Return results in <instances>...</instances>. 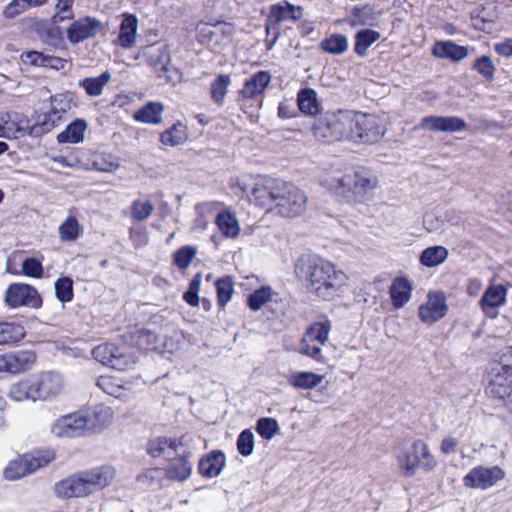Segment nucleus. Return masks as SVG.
Segmentation results:
<instances>
[{
	"mask_svg": "<svg viewBox=\"0 0 512 512\" xmlns=\"http://www.w3.org/2000/svg\"><path fill=\"white\" fill-rule=\"evenodd\" d=\"M395 457L402 474L406 477L414 476L419 468L426 472L433 471L438 464L428 444L422 439L414 440L407 448L397 447Z\"/></svg>",
	"mask_w": 512,
	"mask_h": 512,
	"instance_id": "obj_5",
	"label": "nucleus"
},
{
	"mask_svg": "<svg viewBox=\"0 0 512 512\" xmlns=\"http://www.w3.org/2000/svg\"><path fill=\"white\" fill-rule=\"evenodd\" d=\"M216 224L221 233L229 238H235L240 232V225L236 216L228 211L217 215Z\"/></svg>",
	"mask_w": 512,
	"mask_h": 512,
	"instance_id": "obj_41",
	"label": "nucleus"
},
{
	"mask_svg": "<svg viewBox=\"0 0 512 512\" xmlns=\"http://www.w3.org/2000/svg\"><path fill=\"white\" fill-rule=\"evenodd\" d=\"M114 477L115 471L112 467L99 466L79 471L59 481L54 486V492L62 499L88 497L109 486Z\"/></svg>",
	"mask_w": 512,
	"mask_h": 512,
	"instance_id": "obj_4",
	"label": "nucleus"
},
{
	"mask_svg": "<svg viewBox=\"0 0 512 512\" xmlns=\"http://www.w3.org/2000/svg\"><path fill=\"white\" fill-rule=\"evenodd\" d=\"M448 257V250L443 246H431L423 250L420 255V263L425 267H436L442 264Z\"/></svg>",
	"mask_w": 512,
	"mask_h": 512,
	"instance_id": "obj_44",
	"label": "nucleus"
},
{
	"mask_svg": "<svg viewBox=\"0 0 512 512\" xmlns=\"http://www.w3.org/2000/svg\"><path fill=\"white\" fill-rule=\"evenodd\" d=\"M138 20L132 14L124 15L119 27L118 43L124 49L132 48L137 39Z\"/></svg>",
	"mask_w": 512,
	"mask_h": 512,
	"instance_id": "obj_31",
	"label": "nucleus"
},
{
	"mask_svg": "<svg viewBox=\"0 0 512 512\" xmlns=\"http://www.w3.org/2000/svg\"><path fill=\"white\" fill-rule=\"evenodd\" d=\"M389 294L392 305L396 309L404 307L411 299L412 296V284L405 277H397L393 280Z\"/></svg>",
	"mask_w": 512,
	"mask_h": 512,
	"instance_id": "obj_28",
	"label": "nucleus"
},
{
	"mask_svg": "<svg viewBox=\"0 0 512 512\" xmlns=\"http://www.w3.org/2000/svg\"><path fill=\"white\" fill-rule=\"evenodd\" d=\"M7 396L14 402L36 401L32 374L11 384Z\"/></svg>",
	"mask_w": 512,
	"mask_h": 512,
	"instance_id": "obj_30",
	"label": "nucleus"
},
{
	"mask_svg": "<svg viewBox=\"0 0 512 512\" xmlns=\"http://www.w3.org/2000/svg\"><path fill=\"white\" fill-rule=\"evenodd\" d=\"M380 33L371 29H362L355 35L354 51L357 55L363 57L368 48L380 39Z\"/></svg>",
	"mask_w": 512,
	"mask_h": 512,
	"instance_id": "obj_42",
	"label": "nucleus"
},
{
	"mask_svg": "<svg viewBox=\"0 0 512 512\" xmlns=\"http://www.w3.org/2000/svg\"><path fill=\"white\" fill-rule=\"evenodd\" d=\"M256 431L263 439L271 440L278 433L279 425L274 418H260Z\"/></svg>",
	"mask_w": 512,
	"mask_h": 512,
	"instance_id": "obj_55",
	"label": "nucleus"
},
{
	"mask_svg": "<svg viewBox=\"0 0 512 512\" xmlns=\"http://www.w3.org/2000/svg\"><path fill=\"white\" fill-rule=\"evenodd\" d=\"M60 121L59 116H56V114L49 111L40 116L34 125L30 126L29 134L32 136H39L47 133L56 127Z\"/></svg>",
	"mask_w": 512,
	"mask_h": 512,
	"instance_id": "obj_48",
	"label": "nucleus"
},
{
	"mask_svg": "<svg viewBox=\"0 0 512 512\" xmlns=\"http://www.w3.org/2000/svg\"><path fill=\"white\" fill-rule=\"evenodd\" d=\"M83 234V227L74 215H68L58 227L61 242H75Z\"/></svg>",
	"mask_w": 512,
	"mask_h": 512,
	"instance_id": "obj_34",
	"label": "nucleus"
},
{
	"mask_svg": "<svg viewBox=\"0 0 512 512\" xmlns=\"http://www.w3.org/2000/svg\"><path fill=\"white\" fill-rule=\"evenodd\" d=\"M81 412L85 420V431H101L107 428L114 419L112 408L103 404L95 405Z\"/></svg>",
	"mask_w": 512,
	"mask_h": 512,
	"instance_id": "obj_21",
	"label": "nucleus"
},
{
	"mask_svg": "<svg viewBox=\"0 0 512 512\" xmlns=\"http://www.w3.org/2000/svg\"><path fill=\"white\" fill-rule=\"evenodd\" d=\"M71 108V98L68 94H58L51 97V109L50 111L56 116H59V119H62V116L68 112Z\"/></svg>",
	"mask_w": 512,
	"mask_h": 512,
	"instance_id": "obj_59",
	"label": "nucleus"
},
{
	"mask_svg": "<svg viewBox=\"0 0 512 512\" xmlns=\"http://www.w3.org/2000/svg\"><path fill=\"white\" fill-rule=\"evenodd\" d=\"M154 211V205L149 200H134L130 208V216L133 220L141 222L147 220Z\"/></svg>",
	"mask_w": 512,
	"mask_h": 512,
	"instance_id": "obj_51",
	"label": "nucleus"
},
{
	"mask_svg": "<svg viewBox=\"0 0 512 512\" xmlns=\"http://www.w3.org/2000/svg\"><path fill=\"white\" fill-rule=\"evenodd\" d=\"M486 394L503 400L505 405L512 398V370L498 361L492 362L487 371Z\"/></svg>",
	"mask_w": 512,
	"mask_h": 512,
	"instance_id": "obj_7",
	"label": "nucleus"
},
{
	"mask_svg": "<svg viewBox=\"0 0 512 512\" xmlns=\"http://www.w3.org/2000/svg\"><path fill=\"white\" fill-rule=\"evenodd\" d=\"M377 17L372 7L365 5L354 7L348 17L344 20L352 27L374 25Z\"/></svg>",
	"mask_w": 512,
	"mask_h": 512,
	"instance_id": "obj_33",
	"label": "nucleus"
},
{
	"mask_svg": "<svg viewBox=\"0 0 512 512\" xmlns=\"http://www.w3.org/2000/svg\"><path fill=\"white\" fill-rule=\"evenodd\" d=\"M324 380V376L314 372L302 371L292 374L288 382L295 388L311 390L319 386Z\"/></svg>",
	"mask_w": 512,
	"mask_h": 512,
	"instance_id": "obj_35",
	"label": "nucleus"
},
{
	"mask_svg": "<svg viewBox=\"0 0 512 512\" xmlns=\"http://www.w3.org/2000/svg\"><path fill=\"white\" fill-rule=\"evenodd\" d=\"M473 69H475L480 75H482L486 80L492 81L494 79L495 74V65L492 59L489 56H481L473 64Z\"/></svg>",
	"mask_w": 512,
	"mask_h": 512,
	"instance_id": "obj_58",
	"label": "nucleus"
},
{
	"mask_svg": "<svg viewBox=\"0 0 512 512\" xmlns=\"http://www.w3.org/2000/svg\"><path fill=\"white\" fill-rule=\"evenodd\" d=\"M418 128L432 132L455 133L465 130L467 123L457 116H427L421 119Z\"/></svg>",
	"mask_w": 512,
	"mask_h": 512,
	"instance_id": "obj_17",
	"label": "nucleus"
},
{
	"mask_svg": "<svg viewBox=\"0 0 512 512\" xmlns=\"http://www.w3.org/2000/svg\"><path fill=\"white\" fill-rule=\"evenodd\" d=\"M432 54L437 58L447 59L456 63L469 55L466 46L458 45L451 40L437 41L432 47Z\"/></svg>",
	"mask_w": 512,
	"mask_h": 512,
	"instance_id": "obj_24",
	"label": "nucleus"
},
{
	"mask_svg": "<svg viewBox=\"0 0 512 512\" xmlns=\"http://www.w3.org/2000/svg\"><path fill=\"white\" fill-rule=\"evenodd\" d=\"M190 435H183L179 438H168L159 436L147 443V452L152 457L165 456L169 451L180 452L183 447L191 446Z\"/></svg>",
	"mask_w": 512,
	"mask_h": 512,
	"instance_id": "obj_19",
	"label": "nucleus"
},
{
	"mask_svg": "<svg viewBox=\"0 0 512 512\" xmlns=\"http://www.w3.org/2000/svg\"><path fill=\"white\" fill-rule=\"evenodd\" d=\"M354 122V141L374 143L384 135L380 120L375 115L355 112Z\"/></svg>",
	"mask_w": 512,
	"mask_h": 512,
	"instance_id": "obj_11",
	"label": "nucleus"
},
{
	"mask_svg": "<svg viewBox=\"0 0 512 512\" xmlns=\"http://www.w3.org/2000/svg\"><path fill=\"white\" fill-rule=\"evenodd\" d=\"M331 118L337 141L353 140L355 112L349 110L338 111L337 113H332Z\"/></svg>",
	"mask_w": 512,
	"mask_h": 512,
	"instance_id": "obj_26",
	"label": "nucleus"
},
{
	"mask_svg": "<svg viewBox=\"0 0 512 512\" xmlns=\"http://www.w3.org/2000/svg\"><path fill=\"white\" fill-rule=\"evenodd\" d=\"M142 56L146 63L154 69L159 77L170 71L168 64L170 62L169 53L164 46H148L143 49Z\"/></svg>",
	"mask_w": 512,
	"mask_h": 512,
	"instance_id": "obj_23",
	"label": "nucleus"
},
{
	"mask_svg": "<svg viewBox=\"0 0 512 512\" xmlns=\"http://www.w3.org/2000/svg\"><path fill=\"white\" fill-rule=\"evenodd\" d=\"M187 138V128L181 122H178L165 130L160 137L163 145L171 147L183 144Z\"/></svg>",
	"mask_w": 512,
	"mask_h": 512,
	"instance_id": "obj_43",
	"label": "nucleus"
},
{
	"mask_svg": "<svg viewBox=\"0 0 512 512\" xmlns=\"http://www.w3.org/2000/svg\"><path fill=\"white\" fill-rule=\"evenodd\" d=\"M312 131L314 137L318 140L324 142L337 141L330 113L318 117L312 126Z\"/></svg>",
	"mask_w": 512,
	"mask_h": 512,
	"instance_id": "obj_32",
	"label": "nucleus"
},
{
	"mask_svg": "<svg viewBox=\"0 0 512 512\" xmlns=\"http://www.w3.org/2000/svg\"><path fill=\"white\" fill-rule=\"evenodd\" d=\"M218 302L225 306L232 298L234 289L231 277L220 278L216 282Z\"/></svg>",
	"mask_w": 512,
	"mask_h": 512,
	"instance_id": "obj_54",
	"label": "nucleus"
},
{
	"mask_svg": "<svg viewBox=\"0 0 512 512\" xmlns=\"http://www.w3.org/2000/svg\"><path fill=\"white\" fill-rule=\"evenodd\" d=\"M275 296L274 291L270 286H262L256 289L248 297V306L253 311L260 310L265 304L271 302Z\"/></svg>",
	"mask_w": 512,
	"mask_h": 512,
	"instance_id": "obj_49",
	"label": "nucleus"
},
{
	"mask_svg": "<svg viewBox=\"0 0 512 512\" xmlns=\"http://www.w3.org/2000/svg\"><path fill=\"white\" fill-rule=\"evenodd\" d=\"M72 5L73 0H58L56 4L57 14L53 17L54 23L73 18Z\"/></svg>",
	"mask_w": 512,
	"mask_h": 512,
	"instance_id": "obj_63",
	"label": "nucleus"
},
{
	"mask_svg": "<svg viewBox=\"0 0 512 512\" xmlns=\"http://www.w3.org/2000/svg\"><path fill=\"white\" fill-rule=\"evenodd\" d=\"M295 273L309 294L323 300H333L343 293L349 280L332 262L315 256L301 257Z\"/></svg>",
	"mask_w": 512,
	"mask_h": 512,
	"instance_id": "obj_3",
	"label": "nucleus"
},
{
	"mask_svg": "<svg viewBox=\"0 0 512 512\" xmlns=\"http://www.w3.org/2000/svg\"><path fill=\"white\" fill-rule=\"evenodd\" d=\"M231 84V77L227 74H220L211 84V98L216 104H223L228 88Z\"/></svg>",
	"mask_w": 512,
	"mask_h": 512,
	"instance_id": "obj_50",
	"label": "nucleus"
},
{
	"mask_svg": "<svg viewBox=\"0 0 512 512\" xmlns=\"http://www.w3.org/2000/svg\"><path fill=\"white\" fill-rule=\"evenodd\" d=\"M22 457L25 461L24 465L27 466V473L31 474L48 465L54 459V453L52 451H38Z\"/></svg>",
	"mask_w": 512,
	"mask_h": 512,
	"instance_id": "obj_46",
	"label": "nucleus"
},
{
	"mask_svg": "<svg viewBox=\"0 0 512 512\" xmlns=\"http://www.w3.org/2000/svg\"><path fill=\"white\" fill-rule=\"evenodd\" d=\"M36 401H46L57 396L64 386L62 376L53 371L32 374Z\"/></svg>",
	"mask_w": 512,
	"mask_h": 512,
	"instance_id": "obj_12",
	"label": "nucleus"
},
{
	"mask_svg": "<svg viewBox=\"0 0 512 512\" xmlns=\"http://www.w3.org/2000/svg\"><path fill=\"white\" fill-rule=\"evenodd\" d=\"M163 475V471L160 468H149L138 475L137 480L139 483L146 487L159 484Z\"/></svg>",
	"mask_w": 512,
	"mask_h": 512,
	"instance_id": "obj_62",
	"label": "nucleus"
},
{
	"mask_svg": "<svg viewBox=\"0 0 512 512\" xmlns=\"http://www.w3.org/2000/svg\"><path fill=\"white\" fill-rule=\"evenodd\" d=\"M97 386L106 394L126 400L131 394L130 386L117 377L103 375L97 379Z\"/></svg>",
	"mask_w": 512,
	"mask_h": 512,
	"instance_id": "obj_29",
	"label": "nucleus"
},
{
	"mask_svg": "<svg viewBox=\"0 0 512 512\" xmlns=\"http://www.w3.org/2000/svg\"><path fill=\"white\" fill-rule=\"evenodd\" d=\"M197 255V248L185 245L179 248L173 255L174 264L181 270L187 269Z\"/></svg>",
	"mask_w": 512,
	"mask_h": 512,
	"instance_id": "obj_53",
	"label": "nucleus"
},
{
	"mask_svg": "<svg viewBox=\"0 0 512 512\" xmlns=\"http://www.w3.org/2000/svg\"><path fill=\"white\" fill-rule=\"evenodd\" d=\"M320 46L324 51L330 54L340 55L347 51L348 39L343 34H332L322 40Z\"/></svg>",
	"mask_w": 512,
	"mask_h": 512,
	"instance_id": "obj_47",
	"label": "nucleus"
},
{
	"mask_svg": "<svg viewBox=\"0 0 512 512\" xmlns=\"http://www.w3.org/2000/svg\"><path fill=\"white\" fill-rule=\"evenodd\" d=\"M102 30L103 24L101 21L94 17H83L71 23L67 28L66 34L67 39L72 44H77L88 38L95 37Z\"/></svg>",
	"mask_w": 512,
	"mask_h": 512,
	"instance_id": "obj_16",
	"label": "nucleus"
},
{
	"mask_svg": "<svg viewBox=\"0 0 512 512\" xmlns=\"http://www.w3.org/2000/svg\"><path fill=\"white\" fill-rule=\"evenodd\" d=\"M195 450V439L192 437L190 447H183L180 452H175L177 456L170 461L165 469V475L169 480L185 482L190 478L193 471L191 458Z\"/></svg>",
	"mask_w": 512,
	"mask_h": 512,
	"instance_id": "obj_10",
	"label": "nucleus"
},
{
	"mask_svg": "<svg viewBox=\"0 0 512 512\" xmlns=\"http://www.w3.org/2000/svg\"><path fill=\"white\" fill-rule=\"evenodd\" d=\"M320 184L339 200L356 205L374 198L379 187V177L373 170L359 166L331 170L322 177Z\"/></svg>",
	"mask_w": 512,
	"mask_h": 512,
	"instance_id": "obj_2",
	"label": "nucleus"
},
{
	"mask_svg": "<svg viewBox=\"0 0 512 512\" xmlns=\"http://www.w3.org/2000/svg\"><path fill=\"white\" fill-rule=\"evenodd\" d=\"M448 311L447 299L442 292L432 291L427 300L418 308V317L425 324H433L445 317Z\"/></svg>",
	"mask_w": 512,
	"mask_h": 512,
	"instance_id": "obj_14",
	"label": "nucleus"
},
{
	"mask_svg": "<svg viewBox=\"0 0 512 512\" xmlns=\"http://www.w3.org/2000/svg\"><path fill=\"white\" fill-rule=\"evenodd\" d=\"M236 195L248 196L255 205L284 218H295L306 210L308 197L292 182L269 176H241L230 180Z\"/></svg>",
	"mask_w": 512,
	"mask_h": 512,
	"instance_id": "obj_1",
	"label": "nucleus"
},
{
	"mask_svg": "<svg viewBox=\"0 0 512 512\" xmlns=\"http://www.w3.org/2000/svg\"><path fill=\"white\" fill-rule=\"evenodd\" d=\"M2 372L9 374L23 373L36 361V355L29 350H19L1 354Z\"/></svg>",
	"mask_w": 512,
	"mask_h": 512,
	"instance_id": "obj_18",
	"label": "nucleus"
},
{
	"mask_svg": "<svg viewBox=\"0 0 512 512\" xmlns=\"http://www.w3.org/2000/svg\"><path fill=\"white\" fill-rule=\"evenodd\" d=\"M271 82V75L267 71H258L247 79L240 90V95L252 99L264 93Z\"/></svg>",
	"mask_w": 512,
	"mask_h": 512,
	"instance_id": "obj_27",
	"label": "nucleus"
},
{
	"mask_svg": "<svg viewBox=\"0 0 512 512\" xmlns=\"http://www.w3.org/2000/svg\"><path fill=\"white\" fill-rule=\"evenodd\" d=\"M55 295L61 302H70L73 298V281L69 277L59 278L55 282Z\"/></svg>",
	"mask_w": 512,
	"mask_h": 512,
	"instance_id": "obj_56",
	"label": "nucleus"
},
{
	"mask_svg": "<svg viewBox=\"0 0 512 512\" xmlns=\"http://www.w3.org/2000/svg\"><path fill=\"white\" fill-rule=\"evenodd\" d=\"M294 9L295 7L286 1L274 4L270 9L268 22H274L278 24L279 22H282L289 18L295 19L293 15Z\"/></svg>",
	"mask_w": 512,
	"mask_h": 512,
	"instance_id": "obj_52",
	"label": "nucleus"
},
{
	"mask_svg": "<svg viewBox=\"0 0 512 512\" xmlns=\"http://www.w3.org/2000/svg\"><path fill=\"white\" fill-rule=\"evenodd\" d=\"M22 271L26 276L41 278L43 275V267L40 261L35 258H27L22 263Z\"/></svg>",
	"mask_w": 512,
	"mask_h": 512,
	"instance_id": "obj_64",
	"label": "nucleus"
},
{
	"mask_svg": "<svg viewBox=\"0 0 512 512\" xmlns=\"http://www.w3.org/2000/svg\"><path fill=\"white\" fill-rule=\"evenodd\" d=\"M24 327L16 322H0V345H10L22 340Z\"/></svg>",
	"mask_w": 512,
	"mask_h": 512,
	"instance_id": "obj_38",
	"label": "nucleus"
},
{
	"mask_svg": "<svg viewBox=\"0 0 512 512\" xmlns=\"http://www.w3.org/2000/svg\"><path fill=\"white\" fill-rule=\"evenodd\" d=\"M23 457L10 461L4 469V477L7 480H17L28 475Z\"/></svg>",
	"mask_w": 512,
	"mask_h": 512,
	"instance_id": "obj_57",
	"label": "nucleus"
},
{
	"mask_svg": "<svg viewBox=\"0 0 512 512\" xmlns=\"http://www.w3.org/2000/svg\"><path fill=\"white\" fill-rule=\"evenodd\" d=\"M111 73L106 71L98 77H88L79 81L89 96L97 97L102 94L104 87L110 82Z\"/></svg>",
	"mask_w": 512,
	"mask_h": 512,
	"instance_id": "obj_40",
	"label": "nucleus"
},
{
	"mask_svg": "<svg viewBox=\"0 0 512 512\" xmlns=\"http://www.w3.org/2000/svg\"><path fill=\"white\" fill-rule=\"evenodd\" d=\"M226 458L220 450H213L204 456L199 461L198 471L206 478L217 477L225 466Z\"/></svg>",
	"mask_w": 512,
	"mask_h": 512,
	"instance_id": "obj_25",
	"label": "nucleus"
},
{
	"mask_svg": "<svg viewBox=\"0 0 512 512\" xmlns=\"http://www.w3.org/2000/svg\"><path fill=\"white\" fill-rule=\"evenodd\" d=\"M505 476V471L498 465H478L463 477V485L469 489L488 490L497 485Z\"/></svg>",
	"mask_w": 512,
	"mask_h": 512,
	"instance_id": "obj_9",
	"label": "nucleus"
},
{
	"mask_svg": "<svg viewBox=\"0 0 512 512\" xmlns=\"http://www.w3.org/2000/svg\"><path fill=\"white\" fill-rule=\"evenodd\" d=\"M5 302L12 308L21 306L38 307L40 297L35 288L28 284H12L5 294Z\"/></svg>",
	"mask_w": 512,
	"mask_h": 512,
	"instance_id": "obj_15",
	"label": "nucleus"
},
{
	"mask_svg": "<svg viewBox=\"0 0 512 512\" xmlns=\"http://www.w3.org/2000/svg\"><path fill=\"white\" fill-rule=\"evenodd\" d=\"M92 355L98 362L116 370H126L136 363V357L127 348L114 344H101L92 350Z\"/></svg>",
	"mask_w": 512,
	"mask_h": 512,
	"instance_id": "obj_8",
	"label": "nucleus"
},
{
	"mask_svg": "<svg viewBox=\"0 0 512 512\" xmlns=\"http://www.w3.org/2000/svg\"><path fill=\"white\" fill-rule=\"evenodd\" d=\"M86 129L87 123L84 120L76 119L57 135V141L59 143H80L84 140Z\"/></svg>",
	"mask_w": 512,
	"mask_h": 512,
	"instance_id": "obj_37",
	"label": "nucleus"
},
{
	"mask_svg": "<svg viewBox=\"0 0 512 512\" xmlns=\"http://www.w3.org/2000/svg\"><path fill=\"white\" fill-rule=\"evenodd\" d=\"M164 105L161 102H149L134 114V119L147 124H159L162 121Z\"/></svg>",
	"mask_w": 512,
	"mask_h": 512,
	"instance_id": "obj_36",
	"label": "nucleus"
},
{
	"mask_svg": "<svg viewBox=\"0 0 512 512\" xmlns=\"http://www.w3.org/2000/svg\"><path fill=\"white\" fill-rule=\"evenodd\" d=\"M331 323L329 321L315 322L305 331L299 345V352L313 360L324 363L322 347L329 339Z\"/></svg>",
	"mask_w": 512,
	"mask_h": 512,
	"instance_id": "obj_6",
	"label": "nucleus"
},
{
	"mask_svg": "<svg viewBox=\"0 0 512 512\" xmlns=\"http://www.w3.org/2000/svg\"><path fill=\"white\" fill-rule=\"evenodd\" d=\"M299 110L306 115H314L318 112L317 94L311 88L301 89L297 94Z\"/></svg>",
	"mask_w": 512,
	"mask_h": 512,
	"instance_id": "obj_45",
	"label": "nucleus"
},
{
	"mask_svg": "<svg viewBox=\"0 0 512 512\" xmlns=\"http://www.w3.org/2000/svg\"><path fill=\"white\" fill-rule=\"evenodd\" d=\"M237 449L242 456H250L254 450V435L249 429L243 430L237 439Z\"/></svg>",
	"mask_w": 512,
	"mask_h": 512,
	"instance_id": "obj_60",
	"label": "nucleus"
},
{
	"mask_svg": "<svg viewBox=\"0 0 512 512\" xmlns=\"http://www.w3.org/2000/svg\"><path fill=\"white\" fill-rule=\"evenodd\" d=\"M29 120L23 114L17 112L0 113V137L17 138L19 134L29 133Z\"/></svg>",
	"mask_w": 512,
	"mask_h": 512,
	"instance_id": "obj_20",
	"label": "nucleus"
},
{
	"mask_svg": "<svg viewBox=\"0 0 512 512\" xmlns=\"http://www.w3.org/2000/svg\"><path fill=\"white\" fill-rule=\"evenodd\" d=\"M84 432L85 420L80 411L59 416L50 424V433L56 438H74Z\"/></svg>",
	"mask_w": 512,
	"mask_h": 512,
	"instance_id": "obj_13",
	"label": "nucleus"
},
{
	"mask_svg": "<svg viewBox=\"0 0 512 512\" xmlns=\"http://www.w3.org/2000/svg\"><path fill=\"white\" fill-rule=\"evenodd\" d=\"M235 32V28L230 23H217L214 25V29L211 30L207 25H203L199 28L200 39L202 42H211L215 36L222 35L223 40L229 41Z\"/></svg>",
	"mask_w": 512,
	"mask_h": 512,
	"instance_id": "obj_39",
	"label": "nucleus"
},
{
	"mask_svg": "<svg viewBox=\"0 0 512 512\" xmlns=\"http://www.w3.org/2000/svg\"><path fill=\"white\" fill-rule=\"evenodd\" d=\"M157 335L149 330H141L136 337V345L141 350H154L157 348Z\"/></svg>",
	"mask_w": 512,
	"mask_h": 512,
	"instance_id": "obj_61",
	"label": "nucleus"
},
{
	"mask_svg": "<svg viewBox=\"0 0 512 512\" xmlns=\"http://www.w3.org/2000/svg\"><path fill=\"white\" fill-rule=\"evenodd\" d=\"M507 298V290L503 285H491L484 292L480 306L484 314L488 317H496L495 309L505 304Z\"/></svg>",
	"mask_w": 512,
	"mask_h": 512,
	"instance_id": "obj_22",
	"label": "nucleus"
}]
</instances>
